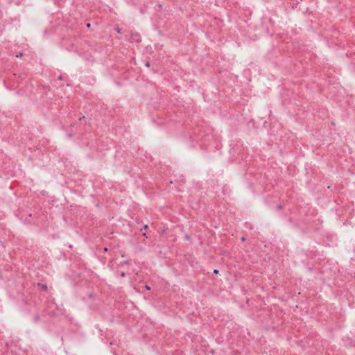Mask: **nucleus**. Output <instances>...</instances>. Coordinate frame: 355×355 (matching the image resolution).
<instances>
[{"instance_id":"1","label":"nucleus","mask_w":355,"mask_h":355,"mask_svg":"<svg viewBox=\"0 0 355 355\" xmlns=\"http://www.w3.org/2000/svg\"><path fill=\"white\" fill-rule=\"evenodd\" d=\"M123 263V264H125V265H128L129 263H128V261H125Z\"/></svg>"},{"instance_id":"8","label":"nucleus","mask_w":355,"mask_h":355,"mask_svg":"<svg viewBox=\"0 0 355 355\" xmlns=\"http://www.w3.org/2000/svg\"><path fill=\"white\" fill-rule=\"evenodd\" d=\"M104 251H107V248H104Z\"/></svg>"},{"instance_id":"5","label":"nucleus","mask_w":355,"mask_h":355,"mask_svg":"<svg viewBox=\"0 0 355 355\" xmlns=\"http://www.w3.org/2000/svg\"><path fill=\"white\" fill-rule=\"evenodd\" d=\"M146 289H148V290H150V288L148 286H146Z\"/></svg>"},{"instance_id":"4","label":"nucleus","mask_w":355,"mask_h":355,"mask_svg":"<svg viewBox=\"0 0 355 355\" xmlns=\"http://www.w3.org/2000/svg\"><path fill=\"white\" fill-rule=\"evenodd\" d=\"M214 272L215 274H218V270H214Z\"/></svg>"},{"instance_id":"6","label":"nucleus","mask_w":355,"mask_h":355,"mask_svg":"<svg viewBox=\"0 0 355 355\" xmlns=\"http://www.w3.org/2000/svg\"><path fill=\"white\" fill-rule=\"evenodd\" d=\"M87 24V27L89 28L90 27V25L91 24Z\"/></svg>"},{"instance_id":"7","label":"nucleus","mask_w":355,"mask_h":355,"mask_svg":"<svg viewBox=\"0 0 355 355\" xmlns=\"http://www.w3.org/2000/svg\"><path fill=\"white\" fill-rule=\"evenodd\" d=\"M147 228H148V225H145L144 229H147Z\"/></svg>"},{"instance_id":"3","label":"nucleus","mask_w":355,"mask_h":355,"mask_svg":"<svg viewBox=\"0 0 355 355\" xmlns=\"http://www.w3.org/2000/svg\"><path fill=\"white\" fill-rule=\"evenodd\" d=\"M22 56V53H19V55H17V57L19 58V57H21Z\"/></svg>"},{"instance_id":"2","label":"nucleus","mask_w":355,"mask_h":355,"mask_svg":"<svg viewBox=\"0 0 355 355\" xmlns=\"http://www.w3.org/2000/svg\"><path fill=\"white\" fill-rule=\"evenodd\" d=\"M125 272H121V276L122 277H125Z\"/></svg>"}]
</instances>
